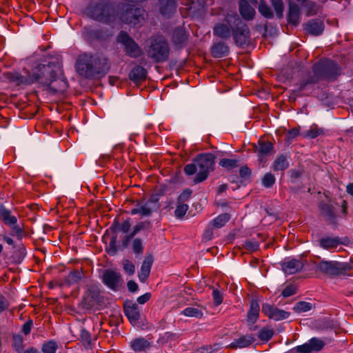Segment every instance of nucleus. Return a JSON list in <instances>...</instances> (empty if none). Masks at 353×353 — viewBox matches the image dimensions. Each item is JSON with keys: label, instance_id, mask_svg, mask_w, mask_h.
Masks as SVG:
<instances>
[{"label": "nucleus", "instance_id": "obj_1", "mask_svg": "<svg viewBox=\"0 0 353 353\" xmlns=\"http://www.w3.org/2000/svg\"><path fill=\"white\" fill-rule=\"evenodd\" d=\"M61 65L58 61L48 63H39L32 68L31 72L23 70L7 72L4 77L11 83L16 85H30L35 82L48 87L50 93L55 94L63 92L68 88V81L61 77Z\"/></svg>", "mask_w": 353, "mask_h": 353}, {"label": "nucleus", "instance_id": "obj_2", "mask_svg": "<svg viewBox=\"0 0 353 353\" xmlns=\"http://www.w3.org/2000/svg\"><path fill=\"white\" fill-rule=\"evenodd\" d=\"M340 74V68L334 61L321 60L312 66V72L303 74L298 83L299 88L292 90L290 99L296 100L301 96V92L310 91L321 79L334 80Z\"/></svg>", "mask_w": 353, "mask_h": 353}, {"label": "nucleus", "instance_id": "obj_3", "mask_svg": "<svg viewBox=\"0 0 353 353\" xmlns=\"http://www.w3.org/2000/svg\"><path fill=\"white\" fill-rule=\"evenodd\" d=\"M110 69L108 57L101 52H84L79 55L76 62L78 74L87 79L104 77Z\"/></svg>", "mask_w": 353, "mask_h": 353}, {"label": "nucleus", "instance_id": "obj_4", "mask_svg": "<svg viewBox=\"0 0 353 353\" xmlns=\"http://www.w3.org/2000/svg\"><path fill=\"white\" fill-rule=\"evenodd\" d=\"M84 13L94 21L108 25L114 23L118 16L114 5L106 0L91 1L84 10Z\"/></svg>", "mask_w": 353, "mask_h": 353}, {"label": "nucleus", "instance_id": "obj_5", "mask_svg": "<svg viewBox=\"0 0 353 353\" xmlns=\"http://www.w3.org/2000/svg\"><path fill=\"white\" fill-rule=\"evenodd\" d=\"M215 157L212 153L200 154L193 162L185 165L183 170L187 175H193L197 170L194 181L195 183L205 181L210 172L214 170Z\"/></svg>", "mask_w": 353, "mask_h": 353}, {"label": "nucleus", "instance_id": "obj_6", "mask_svg": "<svg viewBox=\"0 0 353 353\" xmlns=\"http://www.w3.org/2000/svg\"><path fill=\"white\" fill-rule=\"evenodd\" d=\"M148 57L157 63L167 61L170 55V47L164 36L156 34L152 36L145 46Z\"/></svg>", "mask_w": 353, "mask_h": 353}, {"label": "nucleus", "instance_id": "obj_7", "mask_svg": "<svg viewBox=\"0 0 353 353\" xmlns=\"http://www.w3.org/2000/svg\"><path fill=\"white\" fill-rule=\"evenodd\" d=\"M353 268V266L349 263H343L336 261H325L321 260L316 265V271L334 278L339 276H345L348 274Z\"/></svg>", "mask_w": 353, "mask_h": 353}, {"label": "nucleus", "instance_id": "obj_8", "mask_svg": "<svg viewBox=\"0 0 353 353\" xmlns=\"http://www.w3.org/2000/svg\"><path fill=\"white\" fill-rule=\"evenodd\" d=\"M145 10L134 5L127 4L122 7L119 17L128 25L141 26L145 19Z\"/></svg>", "mask_w": 353, "mask_h": 353}, {"label": "nucleus", "instance_id": "obj_9", "mask_svg": "<svg viewBox=\"0 0 353 353\" xmlns=\"http://www.w3.org/2000/svg\"><path fill=\"white\" fill-rule=\"evenodd\" d=\"M229 21L233 23L234 28L232 35L238 46H243L250 42V33L248 25L237 15L236 17H229Z\"/></svg>", "mask_w": 353, "mask_h": 353}, {"label": "nucleus", "instance_id": "obj_10", "mask_svg": "<svg viewBox=\"0 0 353 353\" xmlns=\"http://www.w3.org/2000/svg\"><path fill=\"white\" fill-rule=\"evenodd\" d=\"M118 43L124 46V52L131 58H137L142 54V50L135 41L125 31H121L117 36Z\"/></svg>", "mask_w": 353, "mask_h": 353}, {"label": "nucleus", "instance_id": "obj_11", "mask_svg": "<svg viewBox=\"0 0 353 353\" xmlns=\"http://www.w3.org/2000/svg\"><path fill=\"white\" fill-rule=\"evenodd\" d=\"M159 208L158 198L156 196H152L147 201H141L138 202L135 208L130 211L132 215L140 214L142 216H149L152 212Z\"/></svg>", "mask_w": 353, "mask_h": 353}, {"label": "nucleus", "instance_id": "obj_12", "mask_svg": "<svg viewBox=\"0 0 353 353\" xmlns=\"http://www.w3.org/2000/svg\"><path fill=\"white\" fill-rule=\"evenodd\" d=\"M236 13H228L222 22L216 23L213 28L214 36L223 39H227L232 36L234 28L233 23L229 21V17H236Z\"/></svg>", "mask_w": 353, "mask_h": 353}, {"label": "nucleus", "instance_id": "obj_13", "mask_svg": "<svg viewBox=\"0 0 353 353\" xmlns=\"http://www.w3.org/2000/svg\"><path fill=\"white\" fill-rule=\"evenodd\" d=\"M102 299L99 288L96 286H92L85 292L81 302V305L83 309L90 310L100 305Z\"/></svg>", "mask_w": 353, "mask_h": 353}, {"label": "nucleus", "instance_id": "obj_14", "mask_svg": "<svg viewBox=\"0 0 353 353\" xmlns=\"http://www.w3.org/2000/svg\"><path fill=\"white\" fill-rule=\"evenodd\" d=\"M102 282L110 290L117 291L122 285L123 279L119 272L108 269L103 272Z\"/></svg>", "mask_w": 353, "mask_h": 353}, {"label": "nucleus", "instance_id": "obj_15", "mask_svg": "<svg viewBox=\"0 0 353 353\" xmlns=\"http://www.w3.org/2000/svg\"><path fill=\"white\" fill-rule=\"evenodd\" d=\"M319 208L324 221L332 227L336 228L338 226V219L334 206L330 203L321 201L319 204Z\"/></svg>", "mask_w": 353, "mask_h": 353}, {"label": "nucleus", "instance_id": "obj_16", "mask_svg": "<svg viewBox=\"0 0 353 353\" xmlns=\"http://www.w3.org/2000/svg\"><path fill=\"white\" fill-rule=\"evenodd\" d=\"M273 148L274 145L270 141L259 139L257 143L254 145L253 150L256 153L260 163H265L267 157L271 153Z\"/></svg>", "mask_w": 353, "mask_h": 353}, {"label": "nucleus", "instance_id": "obj_17", "mask_svg": "<svg viewBox=\"0 0 353 353\" xmlns=\"http://www.w3.org/2000/svg\"><path fill=\"white\" fill-rule=\"evenodd\" d=\"M84 34L90 41H105L112 36V32L107 28H85Z\"/></svg>", "mask_w": 353, "mask_h": 353}, {"label": "nucleus", "instance_id": "obj_18", "mask_svg": "<svg viewBox=\"0 0 353 353\" xmlns=\"http://www.w3.org/2000/svg\"><path fill=\"white\" fill-rule=\"evenodd\" d=\"M262 312L270 319L274 321H281L287 319L290 313L283 310L279 309L268 303L263 304Z\"/></svg>", "mask_w": 353, "mask_h": 353}, {"label": "nucleus", "instance_id": "obj_19", "mask_svg": "<svg viewBox=\"0 0 353 353\" xmlns=\"http://www.w3.org/2000/svg\"><path fill=\"white\" fill-rule=\"evenodd\" d=\"M125 315L132 325H136L141 318L139 308L137 303L125 301L123 305Z\"/></svg>", "mask_w": 353, "mask_h": 353}, {"label": "nucleus", "instance_id": "obj_20", "mask_svg": "<svg viewBox=\"0 0 353 353\" xmlns=\"http://www.w3.org/2000/svg\"><path fill=\"white\" fill-rule=\"evenodd\" d=\"M160 13L166 17H170L176 10V0H158Z\"/></svg>", "mask_w": 353, "mask_h": 353}, {"label": "nucleus", "instance_id": "obj_21", "mask_svg": "<svg viewBox=\"0 0 353 353\" xmlns=\"http://www.w3.org/2000/svg\"><path fill=\"white\" fill-rule=\"evenodd\" d=\"M188 34L185 29L181 27L176 28L173 30L172 41L176 48H183L188 39Z\"/></svg>", "mask_w": 353, "mask_h": 353}, {"label": "nucleus", "instance_id": "obj_22", "mask_svg": "<svg viewBox=\"0 0 353 353\" xmlns=\"http://www.w3.org/2000/svg\"><path fill=\"white\" fill-rule=\"evenodd\" d=\"M305 30L312 35L319 36L324 30V23L322 20L314 19L307 21L304 26Z\"/></svg>", "mask_w": 353, "mask_h": 353}, {"label": "nucleus", "instance_id": "obj_23", "mask_svg": "<svg viewBox=\"0 0 353 353\" xmlns=\"http://www.w3.org/2000/svg\"><path fill=\"white\" fill-rule=\"evenodd\" d=\"M303 268V263L295 259L285 260L282 263L283 270L289 274H295L301 270Z\"/></svg>", "mask_w": 353, "mask_h": 353}, {"label": "nucleus", "instance_id": "obj_24", "mask_svg": "<svg viewBox=\"0 0 353 353\" xmlns=\"http://www.w3.org/2000/svg\"><path fill=\"white\" fill-rule=\"evenodd\" d=\"M148 71L141 65L134 66L130 72L129 79L134 83L138 84L144 81L147 78Z\"/></svg>", "mask_w": 353, "mask_h": 353}, {"label": "nucleus", "instance_id": "obj_25", "mask_svg": "<svg viewBox=\"0 0 353 353\" xmlns=\"http://www.w3.org/2000/svg\"><path fill=\"white\" fill-rule=\"evenodd\" d=\"M287 19L290 24L294 26H296L300 22V8L294 2L289 3Z\"/></svg>", "mask_w": 353, "mask_h": 353}, {"label": "nucleus", "instance_id": "obj_26", "mask_svg": "<svg viewBox=\"0 0 353 353\" xmlns=\"http://www.w3.org/2000/svg\"><path fill=\"white\" fill-rule=\"evenodd\" d=\"M341 239L339 236H326L319 241V246L324 249L330 250L336 248L340 244H342Z\"/></svg>", "mask_w": 353, "mask_h": 353}, {"label": "nucleus", "instance_id": "obj_27", "mask_svg": "<svg viewBox=\"0 0 353 353\" xmlns=\"http://www.w3.org/2000/svg\"><path fill=\"white\" fill-rule=\"evenodd\" d=\"M255 341V338L252 334L242 336L234 339L230 345L232 349L244 348L250 346Z\"/></svg>", "mask_w": 353, "mask_h": 353}, {"label": "nucleus", "instance_id": "obj_28", "mask_svg": "<svg viewBox=\"0 0 353 353\" xmlns=\"http://www.w3.org/2000/svg\"><path fill=\"white\" fill-rule=\"evenodd\" d=\"M211 54L214 58L226 57L229 54V48L223 41L214 43L211 47Z\"/></svg>", "mask_w": 353, "mask_h": 353}, {"label": "nucleus", "instance_id": "obj_29", "mask_svg": "<svg viewBox=\"0 0 353 353\" xmlns=\"http://www.w3.org/2000/svg\"><path fill=\"white\" fill-rule=\"evenodd\" d=\"M249 0H241L239 1V12L242 17L247 21L253 19L255 14V10L249 5Z\"/></svg>", "mask_w": 353, "mask_h": 353}, {"label": "nucleus", "instance_id": "obj_30", "mask_svg": "<svg viewBox=\"0 0 353 353\" xmlns=\"http://www.w3.org/2000/svg\"><path fill=\"white\" fill-rule=\"evenodd\" d=\"M152 263L153 259L152 256H145L139 273V279L141 282H145L149 276Z\"/></svg>", "mask_w": 353, "mask_h": 353}, {"label": "nucleus", "instance_id": "obj_31", "mask_svg": "<svg viewBox=\"0 0 353 353\" xmlns=\"http://www.w3.org/2000/svg\"><path fill=\"white\" fill-rule=\"evenodd\" d=\"M152 342L143 337L136 338L130 342L131 348L135 352L147 351L152 346Z\"/></svg>", "mask_w": 353, "mask_h": 353}, {"label": "nucleus", "instance_id": "obj_32", "mask_svg": "<svg viewBox=\"0 0 353 353\" xmlns=\"http://www.w3.org/2000/svg\"><path fill=\"white\" fill-rule=\"evenodd\" d=\"M0 220L8 226L17 223V218L12 214V212L3 205H0Z\"/></svg>", "mask_w": 353, "mask_h": 353}, {"label": "nucleus", "instance_id": "obj_33", "mask_svg": "<svg viewBox=\"0 0 353 353\" xmlns=\"http://www.w3.org/2000/svg\"><path fill=\"white\" fill-rule=\"evenodd\" d=\"M288 157L286 154H279L277 156L272 164L274 171H284L289 168Z\"/></svg>", "mask_w": 353, "mask_h": 353}, {"label": "nucleus", "instance_id": "obj_34", "mask_svg": "<svg viewBox=\"0 0 353 353\" xmlns=\"http://www.w3.org/2000/svg\"><path fill=\"white\" fill-rule=\"evenodd\" d=\"M260 307L257 301L252 299L247 314V322L256 323L259 316Z\"/></svg>", "mask_w": 353, "mask_h": 353}, {"label": "nucleus", "instance_id": "obj_35", "mask_svg": "<svg viewBox=\"0 0 353 353\" xmlns=\"http://www.w3.org/2000/svg\"><path fill=\"white\" fill-rule=\"evenodd\" d=\"M83 277L82 270H74L65 278V282L68 285H71L79 283Z\"/></svg>", "mask_w": 353, "mask_h": 353}, {"label": "nucleus", "instance_id": "obj_36", "mask_svg": "<svg viewBox=\"0 0 353 353\" xmlns=\"http://www.w3.org/2000/svg\"><path fill=\"white\" fill-rule=\"evenodd\" d=\"M131 227L130 219H128L125 220L123 223H120L118 220H114L112 225L110 226V230L113 232H116L117 230H119L123 233H128L130 231Z\"/></svg>", "mask_w": 353, "mask_h": 353}, {"label": "nucleus", "instance_id": "obj_37", "mask_svg": "<svg viewBox=\"0 0 353 353\" xmlns=\"http://www.w3.org/2000/svg\"><path fill=\"white\" fill-rule=\"evenodd\" d=\"M323 134V130L319 128L316 125H313L308 130L301 132V136L307 139H315L321 134Z\"/></svg>", "mask_w": 353, "mask_h": 353}, {"label": "nucleus", "instance_id": "obj_38", "mask_svg": "<svg viewBox=\"0 0 353 353\" xmlns=\"http://www.w3.org/2000/svg\"><path fill=\"white\" fill-rule=\"evenodd\" d=\"M299 3H300L303 7L307 15H314L317 13V6L316 3L313 1L309 0H296Z\"/></svg>", "mask_w": 353, "mask_h": 353}, {"label": "nucleus", "instance_id": "obj_39", "mask_svg": "<svg viewBox=\"0 0 353 353\" xmlns=\"http://www.w3.org/2000/svg\"><path fill=\"white\" fill-rule=\"evenodd\" d=\"M81 341L86 349H92V340L91 338V335L88 331L82 328L81 330L80 334Z\"/></svg>", "mask_w": 353, "mask_h": 353}, {"label": "nucleus", "instance_id": "obj_40", "mask_svg": "<svg viewBox=\"0 0 353 353\" xmlns=\"http://www.w3.org/2000/svg\"><path fill=\"white\" fill-rule=\"evenodd\" d=\"M182 314L188 317H195L197 319L202 318L203 315L201 309L192 307L185 308L182 312Z\"/></svg>", "mask_w": 353, "mask_h": 353}, {"label": "nucleus", "instance_id": "obj_41", "mask_svg": "<svg viewBox=\"0 0 353 353\" xmlns=\"http://www.w3.org/2000/svg\"><path fill=\"white\" fill-rule=\"evenodd\" d=\"M58 349V344L54 340L45 342L41 347L43 353H56Z\"/></svg>", "mask_w": 353, "mask_h": 353}, {"label": "nucleus", "instance_id": "obj_42", "mask_svg": "<svg viewBox=\"0 0 353 353\" xmlns=\"http://www.w3.org/2000/svg\"><path fill=\"white\" fill-rule=\"evenodd\" d=\"M12 346L17 352L21 353L23 350V337L19 334H14L12 336Z\"/></svg>", "mask_w": 353, "mask_h": 353}, {"label": "nucleus", "instance_id": "obj_43", "mask_svg": "<svg viewBox=\"0 0 353 353\" xmlns=\"http://www.w3.org/2000/svg\"><path fill=\"white\" fill-rule=\"evenodd\" d=\"M258 338L262 341H268L274 336V330L271 328L263 327L258 332Z\"/></svg>", "mask_w": 353, "mask_h": 353}, {"label": "nucleus", "instance_id": "obj_44", "mask_svg": "<svg viewBox=\"0 0 353 353\" xmlns=\"http://www.w3.org/2000/svg\"><path fill=\"white\" fill-rule=\"evenodd\" d=\"M230 215L229 214H221L212 221V224L215 228H220L225 225V224L230 220Z\"/></svg>", "mask_w": 353, "mask_h": 353}, {"label": "nucleus", "instance_id": "obj_45", "mask_svg": "<svg viewBox=\"0 0 353 353\" xmlns=\"http://www.w3.org/2000/svg\"><path fill=\"white\" fill-rule=\"evenodd\" d=\"M219 164L228 170H232L239 166V161L236 159H222Z\"/></svg>", "mask_w": 353, "mask_h": 353}, {"label": "nucleus", "instance_id": "obj_46", "mask_svg": "<svg viewBox=\"0 0 353 353\" xmlns=\"http://www.w3.org/2000/svg\"><path fill=\"white\" fill-rule=\"evenodd\" d=\"M10 228V234L11 236H16L17 239L21 240L23 236L26 234L25 230L17 223L8 225Z\"/></svg>", "mask_w": 353, "mask_h": 353}, {"label": "nucleus", "instance_id": "obj_47", "mask_svg": "<svg viewBox=\"0 0 353 353\" xmlns=\"http://www.w3.org/2000/svg\"><path fill=\"white\" fill-rule=\"evenodd\" d=\"M132 248L134 254L137 256L141 255L143 253V241L140 238H135L132 243Z\"/></svg>", "mask_w": 353, "mask_h": 353}, {"label": "nucleus", "instance_id": "obj_48", "mask_svg": "<svg viewBox=\"0 0 353 353\" xmlns=\"http://www.w3.org/2000/svg\"><path fill=\"white\" fill-rule=\"evenodd\" d=\"M310 347L312 348V352H319L325 346V342L316 337H313L310 339L309 341Z\"/></svg>", "mask_w": 353, "mask_h": 353}, {"label": "nucleus", "instance_id": "obj_49", "mask_svg": "<svg viewBox=\"0 0 353 353\" xmlns=\"http://www.w3.org/2000/svg\"><path fill=\"white\" fill-rule=\"evenodd\" d=\"M276 179L273 174L271 172H267L264 174L262 179V185L266 188H270L275 183Z\"/></svg>", "mask_w": 353, "mask_h": 353}, {"label": "nucleus", "instance_id": "obj_50", "mask_svg": "<svg viewBox=\"0 0 353 353\" xmlns=\"http://www.w3.org/2000/svg\"><path fill=\"white\" fill-rule=\"evenodd\" d=\"M311 309L312 304L305 301H299L296 303L293 307V310L297 313L307 312Z\"/></svg>", "mask_w": 353, "mask_h": 353}, {"label": "nucleus", "instance_id": "obj_51", "mask_svg": "<svg viewBox=\"0 0 353 353\" xmlns=\"http://www.w3.org/2000/svg\"><path fill=\"white\" fill-rule=\"evenodd\" d=\"M152 228V223L149 221H144L137 223L133 228L132 232L137 234L141 230H148Z\"/></svg>", "mask_w": 353, "mask_h": 353}, {"label": "nucleus", "instance_id": "obj_52", "mask_svg": "<svg viewBox=\"0 0 353 353\" xmlns=\"http://www.w3.org/2000/svg\"><path fill=\"white\" fill-rule=\"evenodd\" d=\"M188 205L186 203H177L174 215L178 219H182L188 210Z\"/></svg>", "mask_w": 353, "mask_h": 353}, {"label": "nucleus", "instance_id": "obj_53", "mask_svg": "<svg viewBox=\"0 0 353 353\" xmlns=\"http://www.w3.org/2000/svg\"><path fill=\"white\" fill-rule=\"evenodd\" d=\"M259 12L265 17L270 19L273 17L271 9L263 2H261L259 6Z\"/></svg>", "mask_w": 353, "mask_h": 353}, {"label": "nucleus", "instance_id": "obj_54", "mask_svg": "<svg viewBox=\"0 0 353 353\" xmlns=\"http://www.w3.org/2000/svg\"><path fill=\"white\" fill-rule=\"evenodd\" d=\"M272 4L279 18L283 17V3L282 0H271Z\"/></svg>", "mask_w": 353, "mask_h": 353}, {"label": "nucleus", "instance_id": "obj_55", "mask_svg": "<svg viewBox=\"0 0 353 353\" xmlns=\"http://www.w3.org/2000/svg\"><path fill=\"white\" fill-rule=\"evenodd\" d=\"M192 193V191L190 189L188 188L184 190L179 196L177 199V203H185V202L189 200Z\"/></svg>", "mask_w": 353, "mask_h": 353}, {"label": "nucleus", "instance_id": "obj_56", "mask_svg": "<svg viewBox=\"0 0 353 353\" xmlns=\"http://www.w3.org/2000/svg\"><path fill=\"white\" fill-rule=\"evenodd\" d=\"M117 235L112 236L110 239L108 250V254L110 255H114L118 251V248L117 246Z\"/></svg>", "mask_w": 353, "mask_h": 353}, {"label": "nucleus", "instance_id": "obj_57", "mask_svg": "<svg viewBox=\"0 0 353 353\" xmlns=\"http://www.w3.org/2000/svg\"><path fill=\"white\" fill-rule=\"evenodd\" d=\"M123 270L129 275H132L135 272L134 265L129 260L125 259L123 262Z\"/></svg>", "mask_w": 353, "mask_h": 353}, {"label": "nucleus", "instance_id": "obj_58", "mask_svg": "<svg viewBox=\"0 0 353 353\" xmlns=\"http://www.w3.org/2000/svg\"><path fill=\"white\" fill-rule=\"evenodd\" d=\"M244 247L247 251L254 252L259 249V244L256 241L249 240L245 241Z\"/></svg>", "mask_w": 353, "mask_h": 353}, {"label": "nucleus", "instance_id": "obj_59", "mask_svg": "<svg viewBox=\"0 0 353 353\" xmlns=\"http://www.w3.org/2000/svg\"><path fill=\"white\" fill-rule=\"evenodd\" d=\"M135 234L132 231L130 234H125L121 240V249L124 250L129 245L130 241L135 236Z\"/></svg>", "mask_w": 353, "mask_h": 353}, {"label": "nucleus", "instance_id": "obj_60", "mask_svg": "<svg viewBox=\"0 0 353 353\" xmlns=\"http://www.w3.org/2000/svg\"><path fill=\"white\" fill-rule=\"evenodd\" d=\"M294 350L296 353H311L312 352L309 341L295 347Z\"/></svg>", "mask_w": 353, "mask_h": 353}, {"label": "nucleus", "instance_id": "obj_61", "mask_svg": "<svg viewBox=\"0 0 353 353\" xmlns=\"http://www.w3.org/2000/svg\"><path fill=\"white\" fill-rule=\"evenodd\" d=\"M296 292V288L292 285H290L284 288V290L281 292V295L283 297H289L290 296L295 294Z\"/></svg>", "mask_w": 353, "mask_h": 353}, {"label": "nucleus", "instance_id": "obj_62", "mask_svg": "<svg viewBox=\"0 0 353 353\" xmlns=\"http://www.w3.org/2000/svg\"><path fill=\"white\" fill-rule=\"evenodd\" d=\"M212 298L215 305L218 306L223 302V296L217 289L213 290Z\"/></svg>", "mask_w": 353, "mask_h": 353}, {"label": "nucleus", "instance_id": "obj_63", "mask_svg": "<svg viewBox=\"0 0 353 353\" xmlns=\"http://www.w3.org/2000/svg\"><path fill=\"white\" fill-rule=\"evenodd\" d=\"M299 129L298 128H294L289 130L286 134V139L288 141H291L293 139L296 137L298 135H301Z\"/></svg>", "mask_w": 353, "mask_h": 353}, {"label": "nucleus", "instance_id": "obj_64", "mask_svg": "<svg viewBox=\"0 0 353 353\" xmlns=\"http://www.w3.org/2000/svg\"><path fill=\"white\" fill-rule=\"evenodd\" d=\"M33 325V321L31 319L28 320L22 327V332L25 335H28L30 334L31 331L32 326Z\"/></svg>", "mask_w": 353, "mask_h": 353}]
</instances>
